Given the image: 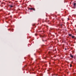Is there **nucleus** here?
<instances>
[{"label":"nucleus","instance_id":"obj_3","mask_svg":"<svg viewBox=\"0 0 76 76\" xmlns=\"http://www.w3.org/2000/svg\"><path fill=\"white\" fill-rule=\"evenodd\" d=\"M72 38H74V39H76V37L74 36H72Z\"/></svg>","mask_w":76,"mask_h":76},{"label":"nucleus","instance_id":"obj_13","mask_svg":"<svg viewBox=\"0 0 76 76\" xmlns=\"http://www.w3.org/2000/svg\"><path fill=\"white\" fill-rule=\"evenodd\" d=\"M45 41H47L46 40H45Z\"/></svg>","mask_w":76,"mask_h":76},{"label":"nucleus","instance_id":"obj_8","mask_svg":"<svg viewBox=\"0 0 76 76\" xmlns=\"http://www.w3.org/2000/svg\"><path fill=\"white\" fill-rule=\"evenodd\" d=\"M12 16H11V18H12Z\"/></svg>","mask_w":76,"mask_h":76},{"label":"nucleus","instance_id":"obj_7","mask_svg":"<svg viewBox=\"0 0 76 76\" xmlns=\"http://www.w3.org/2000/svg\"><path fill=\"white\" fill-rule=\"evenodd\" d=\"M70 67H71L72 66V65L71 64L70 65Z\"/></svg>","mask_w":76,"mask_h":76},{"label":"nucleus","instance_id":"obj_11","mask_svg":"<svg viewBox=\"0 0 76 76\" xmlns=\"http://www.w3.org/2000/svg\"><path fill=\"white\" fill-rule=\"evenodd\" d=\"M35 35H37V34H35Z\"/></svg>","mask_w":76,"mask_h":76},{"label":"nucleus","instance_id":"obj_6","mask_svg":"<svg viewBox=\"0 0 76 76\" xmlns=\"http://www.w3.org/2000/svg\"><path fill=\"white\" fill-rule=\"evenodd\" d=\"M69 36L70 37H72V35H71V34H69Z\"/></svg>","mask_w":76,"mask_h":76},{"label":"nucleus","instance_id":"obj_9","mask_svg":"<svg viewBox=\"0 0 76 76\" xmlns=\"http://www.w3.org/2000/svg\"><path fill=\"white\" fill-rule=\"evenodd\" d=\"M47 27H48V26H47Z\"/></svg>","mask_w":76,"mask_h":76},{"label":"nucleus","instance_id":"obj_1","mask_svg":"<svg viewBox=\"0 0 76 76\" xmlns=\"http://www.w3.org/2000/svg\"><path fill=\"white\" fill-rule=\"evenodd\" d=\"M29 10H34V11L35 10V8H29Z\"/></svg>","mask_w":76,"mask_h":76},{"label":"nucleus","instance_id":"obj_12","mask_svg":"<svg viewBox=\"0 0 76 76\" xmlns=\"http://www.w3.org/2000/svg\"><path fill=\"white\" fill-rule=\"evenodd\" d=\"M43 41H44V40H43Z\"/></svg>","mask_w":76,"mask_h":76},{"label":"nucleus","instance_id":"obj_4","mask_svg":"<svg viewBox=\"0 0 76 76\" xmlns=\"http://www.w3.org/2000/svg\"><path fill=\"white\" fill-rule=\"evenodd\" d=\"M70 56L71 57H72V58H73V55H72V54H70Z\"/></svg>","mask_w":76,"mask_h":76},{"label":"nucleus","instance_id":"obj_5","mask_svg":"<svg viewBox=\"0 0 76 76\" xmlns=\"http://www.w3.org/2000/svg\"><path fill=\"white\" fill-rule=\"evenodd\" d=\"M10 7H11V8L13 7V6H12V5H10Z\"/></svg>","mask_w":76,"mask_h":76},{"label":"nucleus","instance_id":"obj_2","mask_svg":"<svg viewBox=\"0 0 76 76\" xmlns=\"http://www.w3.org/2000/svg\"><path fill=\"white\" fill-rule=\"evenodd\" d=\"M73 7L74 8H75V7H76V3H74V4H73Z\"/></svg>","mask_w":76,"mask_h":76},{"label":"nucleus","instance_id":"obj_10","mask_svg":"<svg viewBox=\"0 0 76 76\" xmlns=\"http://www.w3.org/2000/svg\"><path fill=\"white\" fill-rule=\"evenodd\" d=\"M12 31H13V29H12Z\"/></svg>","mask_w":76,"mask_h":76}]
</instances>
